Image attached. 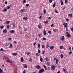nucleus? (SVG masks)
<instances>
[{
	"label": "nucleus",
	"mask_w": 73,
	"mask_h": 73,
	"mask_svg": "<svg viewBox=\"0 0 73 73\" xmlns=\"http://www.w3.org/2000/svg\"><path fill=\"white\" fill-rule=\"evenodd\" d=\"M51 33H52V31H48V33H49V34H50Z\"/></svg>",
	"instance_id": "obj_51"
},
{
	"label": "nucleus",
	"mask_w": 73,
	"mask_h": 73,
	"mask_svg": "<svg viewBox=\"0 0 73 73\" xmlns=\"http://www.w3.org/2000/svg\"><path fill=\"white\" fill-rule=\"evenodd\" d=\"M36 68L38 69H40L41 68V67L39 65H37L36 66Z\"/></svg>",
	"instance_id": "obj_8"
},
{
	"label": "nucleus",
	"mask_w": 73,
	"mask_h": 73,
	"mask_svg": "<svg viewBox=\"0 0 73 73\" xmlns=\"http://www.w3.org/2000/svg\"><path fill=\"white\" fill-rule=\"evenodd\" d=\"M44 71H45V70H44V69H42L39 70L38 73H43Z\"/></svg>",
	"instance_id": "obj_1"
},
{
	"label": "nucleus",
	"mask_w": 73,
	"mask_h": 73,
	"mask_svg": "<svg viewBox=\"0 0 73 73\" xmlns=\"http://www.w3.org/2000/svg\"><path fill=\"white\" fill-rule=\"evenodd\" d=\"M55 68V66H54V65H53L51 66V70H54Z\"/></svg>",
	"instance_id": "obj_2"
},
{
	"label": "nucleus",
	"mask_w": 73,
	"mask_h": 73,
	"mask_svg": "<svg viewBox=\"0 0 73 73\" xmlns=\"http://www.w3.org/2000/svg\"><path fill=\"white\" fill-rule=\"evenodd\" d=\"M21 62H23V61H24V58H21Z\"/></svg>",
	"instance_id": "obj_26"
},
{
	"label": "nucleus",
	"mask_w": 73,
	"mask_h": 73,
	"mask_svg": "<svg viewBox=\"0 0 73 73\" xmlns=\"http://www.w3.org/2000/svg\"><path fill=\"white\" fill-rule=\"evenodd\" d=\"M3 71L2 70V69L0 68V73H2Z\"/></svg>",
	"instance_id": "obj_32"
},
{
	"label": "nucleus",
	"mask_w": 73,
	"mask_h": 73,
	"mask_svg": "<svg viewBox=\"0 0 73 73\" xmlns=\"http://www.w3.org/2000/svg\"><path fill=\"white\" fill-rule=\"evenodd\" d=\"M38 36L39 37H41V34H39L38 35Z\"/></svg>",
	"instance_id": "obj_56"
},
{
	"label": "nucleus",
	"mask_w": 73,
	"mask_h": 73,
	"mask_svg": "<svg viewBox=\"0 0 73 73\" xmlns=\"http://www.w3.org/2000/svg\"><path fill=\"white\" fill-rule=\"evenodd\" d=\"M14 61L13 60L12 61L11 60H7V62L9 63H13L14 62Z\"/></svg>",
	"instance_id": "obj_4"
},
{
	"label": "nucleus",
	"mask_w": 73,
	"mask_h": 73,
	"mask_svg": "<svg viewBox=\"0 0 73 73\" xmlns=\"http://www.w3.org/2000/svg\"><path fill=\"white\" fill-rule=\"evenodd\" d=\"M53 25H54V24H53V23H52L51 24V27H53Z\"/></svg>",
	"instance_id": "obj_61"
},
{
	"label": "nucleus",
	"mask_w": 73,
	"mask_h": 73,
	"mask_svg": "<svg viewBox=\"0 0 73 73\" xmlns=\"http://www.w3.org/2000/svg\"><path fill=\"white\" fill-rule=\"evenodd\" d=\"M38 51L39 53H41V51H40L39 49H38Z\"/></svg>",
	"instance_id": "obj_33"
},
{
	"label": "nucleus",
	"mask_w": 73,
	"mask_h": 73,
	"mask_svg": "<svg viewBox=\"0 0 73 73\" xmlns=\"http://www.w3.org/2000/svg\"><path fill=\"white\" fill-rule=\"evenodd\" d=\"M26 3V0H24L23 1V4H25Z\"/></svg>",
	"instance_id": "obj_30"
},
{
	"label": "nucleus",
	"mask_w": 73,
	"mask_h": 73,
	"mask_svg": "<svg viewBox=\"0 0 73 73\" xmlns=\"http://www.w3.org/2000/svg\"><path fill=\"white\" fill-rule=\"evenodd\" d=\"M23 19H24L25 20H27L28 19V18L26 17H24L23 18Z\"/></svg>",
	"instance_id": "obj_11"
},
{
	"label": "nucleus",
	"mask_w": 73,
	"mask_h": 73,
	"mask_svg": "<svg viewBox=\"0 0 73 73\" xmlns=\"http://www.w3.org/2000/svg\"><path fill=\"white\" fill-rule=\"evenodd\" d=\"M10 7H11L10 6H7V9H10Z\"/></svg>",
	"instance_id": "obj_35"
},
{
	"label": "nucleus",
	"mask_w": 73,
	"mask_h": 73,
	"mask_svg": "<svg viewBox=\"0 0 73 73\" xmlns=\"http://www.w3.org/2000/svg\"><path fill=\"white\" fill-rule=\"evenodd\" d=\"M63 72H66V69H63Z\"/></svg>",
	"instance_id": "obj_43"
},
{
	"label": "nucleus",
	"mask_w": 73,
	"mask_h": 73,
	"mask_svg": "<svg viewBox=\"0 0 73 73\" xmlns=\"http://www.w3.org/2000/svg\"><path fill=\"white\" fill-rule=\"evenodd\" d=\"M0 51H1V52H3V51H4V49L3 48H1L0 49Z\"/></svg>",
	"instance_id": "obj_37"
},
{
	"label": "nucleus",
	"mask_w": 73,
	"mask_h": 73,
	"mask_svg": "<svg viewBox=\"0 0 73 73\" xmlns=\"http://www.w3.org/2000/svg\"><path fill=\"white\" fill-rule=\"evenodd\" d=\"M29 54H30V53L29 52H28L27 54V56H29Z\"/></svg>",
	"instance_id": "obj_52"
},
{
	"label": "nucleus",
	"mask_w": 73,
	"mask_h": 73,
	"mask_svg": "<svg viewBox=\"0 0 73 73\" xmlns=\"http://www.w3.org/2000/svg\"><path fill=\"white\" fill-rule=\"evenodd\" d=\"M5 4H8V2L7 1H5Z\"/></svg>",
	"instance_id": "obj_59"
},
{
	"label": "nucleus",
	"mask_w": 73,
	"mask_h": 73,
	"mask_svg": "<svg viewBox=\"0 0 73 73\" xmlns=\"http://www.w3.org/2000/svg\"><path fill=\"white\" fill-rule=\"evenodd\" d=\"M44 14H45V13H46V10H44Z\"/></svg>",
	"instance_id": "obj_57"
},
{
	"label": "nucleus",
	"mask_w": 73,
	"mask_h": 73,
	"mask_svg": "<svg viewBox=\"0 0 73 73\" xmlns=\"http://www.w3.org/2000/svg\"><path fill=\"white\" fill-rule=\"evenodd\" d=\"M58 62H59L58 59H57V60L56 61V64H58Z\"/></svg>",
	"instance_id": "obj_14"
},
{
	"label": "nucleus",
	"mask_w": 73,
	"mask_h": 73,
	"mask_svg": "<svg viewBox=\"0 0 73 73\" xmlns=\"http://www.w3.org/2000/svg\"><path fill=\"white\" fill-rule=\"evenodd\" d=\"M32 61V59L31 58H30L29 60V61Z\"/></svg>",
	"instance_id": "obj_44"
},
{
	"label": "nucleus",
	"mask_w": 73,
	"mask_h": 73,
	"mask_svg": "<svg viewBox=\"0 0 73 73\" xmlns=\"http://www.w3.org/2000/svg\"><path fill=\"white\" fill-rule=\"evenodd\" d=\"M24 68H25V69H27V68H28V66L26 64H25L24 66Z\"/></svg>",
	"instance_id": "obj_20"
},
{
	"label": "nucleus",
	"mask_w": 73,
	"mask_h": 73,
	"mask_svg": "<svg viewBox=\"0 0 73 73\" xmlns=\"http://www.w3.org/2000/svg\"><path fill=\"white\" fill-rule=\"evenodd\" d=\"M67 2H68V1H67V0H65V4H67Z\"/></svg>",
	"instance_id": "obj_50"
},
{
	"label": "nucleus",
	"mask_w": 73,
	"mask_h": 73,
	"mask_svg": "<svg viewBox=\"0 0 73 73\" xmlns=\"http://www.w3.org/2000/svg\"><path fill=\"white\" fill-rule=\"evenodd\" d=\"M56 13H58V12L57 11V10H56L55 11H54Z\"/></svg>",
	"instance_id": "obj_46"
},
{
	"label": "nucleus",
	"mask_w": 73,
	"mask_h": 73,
	"mask_svg": "<svg viewBox=\"0 0 73 73\" xmlns=\"http://www.w3.org/2000/svg\"><path fill=\"white\" fill-rule=\"evenodd\" d=\"M46 48H49V44H48V43H47V44L46 45Z\"/></svg>",
	"instance_id": "obj_27"
},
{
	"label": "nucleus",
	"mask_w": 73,
	"mask_h": 73,
	"mask_svg": "<svg viewBox=\"0 0 73 73\" xmlns=\"http://www.w3.org/2000/svg\"><path fill=\"white\" fill-rule=\"evenodd\" d=\"M72 31V32H73V27H72L70 29Z\"/></svg>",
	"instance_id": "obj_55"
},
{
	"label": "nucleus",
	"mask_w": 73,
	"mask_h": 73,
	"mask_svg": "<svg viewBox=\"0 0 73 73\" xmlns=\"http://www.w3.org/2000/svg\"><path fill=\"white\" fill-rule=\"evenodd\" d=\"M29 4H26V7H28L29 6Z\"/></svg>",
	"instance_id": "obj_62"
},
{
	"label": "nucleus",
	"mask_w": 73,
	"mask_h": 73,
	"mask_svg": "<svg viewBox=\"0 0 73 73\" xmlns=\"http://www.w3.org/2000/svg\"><path fill=\"white\" fill-rule=\"evenodd\" d=\"M38 28H39V29H41V28H42V27L39 25L38 26Z\"/></svg>",
	"instance_id": "obj_29"
},
{
	"label": "nucleus",
	"mask_w": 73,
	"mask_h": 73,
	"mask_svg": "<svg viewBox=\"0 0 73 73\" xmlns=\"http://www.w3.org/2000/svg\"><path fill=\"white\" fill-rule=\"evenodd\" d=\"M11 39H12V38H8L9 41H10L11 40Z\"/></svg>",
	"instance_id": "obj_58"
},
{
	"label": "nucleus",
	"mask_w": 73,
	"mask_h": 73,
	"mask_svg": "<svg viewBox=\"0 0 73 73\" xmlns=\"http://www.w3.org/2000/svg\"><path fill=\"white\" fill-rule=\"evenodd\" d=\"M6 28L7 29H9V25H7L6 27Z\"/></svg>",
	"instance_id": "obj_38"
},
{
	"label": "nucleus",
	"mask_w": 73,
	"mask_h": 73,
	"mask_svg": "<svg viewBox=\"0 0 73 73\" xmlns=\"http://www.w3.org/2000/svg\"><path fill=\"white\" fill-rule=\"evenodd\" d=\"M45 52V51H43L42 52V54H44Z\"/></svg>",
	"instance_id": "obj_48"
},
{
	"label": "nucleus",
	"mask_w": 73,
	"mask_h": 73,
	"mask_svg": "<svg viewBox=\"0 0 73 73\" xmlns=\"http://www.w3.org/2000/svg\"><path fill=\"white\" fill-rule=\"evenodd\" d=\"M54 48V47L53 46H50V49H51V50L53 49Z\"/></svg>",
	"instance_id": "obj_18"
},
{
	"label": "nucleus",
	"mask_w": 73,
	"mask_h": 73,
	"mask_svg": "<svg viewBox=\"0 0 73 73\" xmlns=\"http://www.w3.org/2000/svg\"><path fill=\"white\" fill-rule=\"evenodd\" d=\"M38 48H40V44H38Z\"/></svg>",
	"instance_id": "obj_53"
},
{
	"label": "nucleus",
	"mask_w": 73,
	"mask_h": 73,
	"mask_svg": "<svg viewBox=\"0 0 73 73\" xmlns=\"http://www.w3.org/2000/svg\"><path fill=\"white\" fill-rule=\"evenodd\" d=\"M28 30V28H25V29L24 31H27V30Z\"/></svg>",
	"instance_id": "obj_49"
},
{
	"label": "nucleus",
	"mask_w": 73,
	"mask_h": 73,
	"mask_svg": "<svg viewBox=\"0 0 73 73\" xmlns=\"http://www.w3.org/2000/svg\"><path fill=\"white\" fill-rule=\"evenodd\" d=\"M40 54H38V53H37L36 54V56H37V57L39 56H40Z\"/></svg>",
	"instance_id": "obj_34"
},
{
	"label": "nucleus",
	"mask_w": 73,
	"mask_h": 73,
	"mask_svg": "<svg viewBox=\"0 0 73 73\" xmlns=\"http://www.w3.org/2000/svg\"><path fill=\"white\" fill-rule=\"evenodd\" d=\"M5 46H7L8 45V44L7 43H5Z\"/></svg>",
	"instance_id": "obj_42"
},
{
	"label": "nucleus",
	"mask_w": 73,
	"mask_h": 73,
	"mask_svg": "<svg viewBox=\"0 0 73 73\" xmlns=\"http://www.w3.org/2000/svg\"><path fill=\"white\" fill-rule=\"evenodd\" d=\"M10 46H9V48H12V44L10 43Z\"/></svg>",
	"instance_id": "obj_23"
},
{
	"label": "nucleus",
	"mask_w": 73,
	"mask_h": 73,
	"mask_svg": "<svg viewBox=\"0 0 73 73\" xmlns=\"http://www.w3.org/2000/svg\"><path fill=\"white\" fill-rule=\"evenodd\" d=\"M43 66L44 68L45 69V70H47V68L46 67V66L45 65H43Z\"/></svg>",
	"instance_id": "obj_21"
},
{
	"label": "nucleus",
	"mask_w": 73,
	"mask_h": 73,
	"mask_svg": "<svg viewBox=\"0 0 73 73\" xmlns=\"http://www.w3.org/2000/svg\"><path fill=\"white\" fill-rule=\"evenodd\" d=\"M24 11H25V9H21L20 11V12L21 13H22L23 12H24Z\"/></svg>",
	"instance_id": "obj_5"
},
{
	"label": "nucleus",
	"mask_w": 73,
	"mask_h": 73,
	"mask_svg": "<svg viewBox=\"0 0 73 73\" xmlns=\"http://www.w3.org/2000/svg\"><path fill=\"white\" fill-rule=\"evenodd\" d=\"M68 16L70 17H72V16H73V15H72V14H68Z\"/></svg>",
	"instance_id": "obj_12"
},
{
	"label": "nucleus",
	"mask_w": 73,
	"mask_h": 73,
	"mask_svg": "<svg viewBox=\"0 0 73 73\" xmlns=\"http://www.w3.org/2000/svg\"><path fill=\"white\" fill-rule=\"evenodd\" d=\"M12 54V55H14V56H16L17 55V53H13Z\"/></svg>",
	"instance_id": "obj_25"
},
{
	"label": "nucleus",
	"mask_w": 73,
	"mask_h": 73,
	"mask_svg": "<svg viewBox=\"0 0 73 73\" xmlns=\"http://www.w3.org/2000/svg\"><path fill=\"white\" fill-rule=\"evenodd\" d=\"M0 28L1 29H3V28H4V26H1L0 27Z\"/></svg>",
	"instance_id": "obj_41"
},
{
	"label": "nucleus",
	"mask_w": 73,
	"mask_h": 73,
	"mask_svg": "<svg viewBox=\"0 0 73 73\" xmlns=\"http://www.w3.org/2000/svg\"><path fill=\"white\" fill-rule=\"evenodd\" d=\"M3 59L6 60L7 58V56H4L3 57Z\"/></svg>",
	"instance_id": "obj_10"
},
{
	"label": "nucleus",
	"mask_w": 73,
	"mask_h": 73,
	"mask_svg": "<svg viewBox=\"0 0 73 73\" xmlns=\"http://www.w3.org/2000/svg\"><path fill=\"white\" fill-rule=\"evenodd\" d=\"M7 30L6 29L3 30V33H7Z\"/></svg>",
	"instance_id": "obj_7"
},
{
	"label": "nucleus",
	"mask_w": 73,
	"mask_h": 73,
	"mask_svg": "<svg viewBox=\"0 0 73 73\" xmlns=\"http://www.w3.org/2000/svg\"><path fill=\"white\" fill-rule=\"evenodd\" d=\"M43 60H44L43 59V58H40V61L42 62H43Z\"/></svg>",
	"instance_id": "obj_19"
},
{
	"label": "nucleus",
	"mask_w": 73,
	"mask_h": 73,
	"mask_svg": "<svg viewBox=\"0 0 73 73\" xmlns=\"http://www.w3.org/2000/svg\"><path fill=\"white\" fill-rule=\"evenodd\" d=\"M60 1L61 2V5H62L63 4V2L62 1V0H60Z\"/></svg>",
	"instance_id": "obj_16"
},
{
	"label": "nucleus",
	"mask_w": 73,
	"mask_h": 73,
	"mask_svg": "<svg viewBox=\"0 0 73 73\" xmlns=\"http://www.w3.org/2000/svg\"><path fill=\"white\" fill-rule=\"evenodd\" d=\"M64 39H65V37H64V36H63L61 38H60V40L62 41H64Z\"/></svg>",
	"instance_id": "obj_6"
},
{
	"label": "nucleus",
	"mask_w": 73,
	"mask_h": 73,
	"mask_svg": "<svg viewBox=\"0 0 73 73\" xmlns=\"http://www.w3.org/2000/svg\"><path fill=\"white\" fill-rule=\"evenodd\" d=\"M72 53V51L71 50H70L69 53L70 55V54H71Z\"/></svg>",
	"instance_id": "obj_39"
},
{
	"label": "nucleus",
	"mask_w": 73,
	"mask_h": 73,
	"mask_svg": "<svg viewBox=\"0 0 73 73\" xmlns=\"http://www.w3.org/2000/svg\"><path fill=\"white\" fill-rule=\"evenodd\" d=\"M45 46L44 45H42V48H45Z\"/></svg>",
	"instance_id": "obj_54"
},
{
	"label": "nucleus",
	"mask_w": 73,
	"mask_h": 73,
	"mask_svg": "<svg viewBox=\"0 0 73 73\" xmlns=\"http://www.w3.org/2000/svg\"><path fill=\"white\" fill-rule=\"evenodd\" d=\"M23 73H26V72H25V71L24 70L23 71Z\"/></svg>",
	"instance_id": "obj_64"
},
{
	"label": "nucleus",
	"mask_w": 73,
	"mask_h": 73,
	"mask_svg": "<svg viewBox=\"0 0 73 73\" xmlns=\"http://www.w3.org/2000/svg\"><path fill=\"white\" fill-rule=\"evenodd\" d=\"M56 7V2H54L53 5V8H54Z\"/></svg>",
	"instance_id": "obj_17"
},
{
	"label": "nucleus",
	"mask_w": 73,
	"mask_h": 73,
	"mask_svg": "<svg viewBox=\"0 0 73 73\" xmlns=\"http://www.w3.org/2000/svg\"><path fill=\"white\" fill-rule=\"evenodd\" d=\"M43 33L44 35H46V30H44L43 31Z\"/></svg>",
	"instance_id": "obj_15"
},
{
	"label": "nucleus",
	"mask_w": 73,
	"mask_h": 73,
	"mask_svg": "<svg viewBox=\"0 0 73 73\" xmlns=\"http://www.w3.org/2000/svg\"><path fill=\"white\" fill-rule=\"evenodd\" d=\"M50 63H47V65H48V66H49L50 64Z\"/></svg>",
	"instance_id": "obj_60"
},
{
	"label": "nucleus",
	"mask_w": 73,
	"mask_h": 73,
	"mask_svg": "<svg viewBox=\"0 0 73 73\" xmlns=\"http://www.w3.org/2000/svg\"><path fill=\"white\" fill-rule=\"evenodd\" d=\"M9 23H10V21H7L5 23V24H8Z\"/></svg>",
	"instance_id": "obj_13"
},
{
	"label": "nucleus",
	"mask_w": 73,
	"mask_h": 73,
	"mask_svg": "<svg viewBox=\"0 0 73 73\" xmlns=\"http://www.w3.org/2000/svg\"><path fill=\"white\" fill-rule=\"evenodd\" d=\"M49 2L50 3H52V2H53V0H49Z\"/></svg>",
	"instance_id": "obj_36"
},
{
	"label": "nucleus",
	"mask_w": 73,
	"mask_h": 73,
	"mask_svg": "<svg viewBox=\"0 0 73 73\" xmlns=\"http://www.w3.org/2000/svg\"><path fill=\"white\" fill-rule=\"evenodd\" d=\"M42 40H46V38H45L44 37L42 38Z\"/></svg>",
	"instance_id": "obj_45"
},
{
	"label": "nucleus",
	"mask_w": 73,
	"mask_h": 73,
	"mask_svg": "<svg viewBox=\"0 0 73 73\" xmlns=\"http://www.w3.org/2000/svg\"><path fill=\"white\" fill-rule=\"evenodd\" d=\"M7 11V8H5V9H4L3 10V12H6Z\"/></svg>",
	"instance_id": "obj_31"
},
{
	"label": "nucleus",
	"mask_w": 73,
	"mask_h": 73,
	"mask_svg": "<svg viewBox=\"0 0 73 73\" xmlns=\"http://www.w3.org/2000/svg\"><path fill=\"white\" fill-rule=\"evenodd\" d=\"M66 36H67V37H70V34H67Z\"/></svg>",
	"instance_id": "obj_28"
},
{
	"label": "nucleus",
	"mask_w": 73,
	"mask_h": 73,
	"mask_svg": "<svg viewBox=\"0 0 73 73\" xmlns=\"http://www.w3.org/2000/svg\"><path fill=\"white\" fill-rule=\"evenodd\" d=\"M45 59L46 61H49V59H48V57H46L45 58Z\"/></svg>",
	"instance_id": "obj_22"
},
{
	"label": "nucleus",
	"mask_w": 73,
	"mask_h": 73,
	"mask_svg": "<svg viewBox=\"0 0 73 73\" xmlns=\"http://www.w3.org/2000/svg\"><path fill=\"white\" fill-rule=\"evenodd\" d=\"M57 60H58V59H57V58H54V61H56Z\"/></svg>",
	"instance_id": "obj_63"
},
{
	"label": "nucleus",
	"mask_w": 73,
	"mask_h": 73,
	"mask_svg": "<svg viewBox=\"0 0 73 73\" xmlns=\"http://www.w3.org/2000/svg\"><path fill=\"white\" fill-rule=\"evenodd\" d=\"M10 33H14L15 32V30H10L9 31Z\"/></svg>",
	"instance_id": "obj_9"
},
{
	"label": "nucleus",
	"mask_w": 73,
	"mask_h": 73,
	"mask_svg": "<svg viewBox=\"0 0 73 73\" xmlns=\"http://www.w3.org/2000/svg\"><path fill=\"white\" fill-rule=\"evenodd\" d=\"M63 47V46H61L60 47L59 49H62Z\"/></svg>",
	"instance_id": "obj_24"
},
{
	"label": "nucleus",
	"mask_w": 73,
	"mask_h": 73,
	"mask_svg": "<svg viewBox=\"0 0 73 73\" xmlns=\"http://www.w3.org/2000/svg\"><path fill=\"white\" fill-rule=\"evenodd\" d=\"M64 57V56L62 54H61V58H63Z\"/></svg>",
	"instance_id": "obj_40"
},
{
	"label": "nucleus",
	"mask_w": 73,
	"mask_h": 73,
	"mask_svg": "<svg viewBox=\"0 0 73 73\" xmlns=\"http://www.w3.org/2000/svg\"><path fill=\"white\" fill-rule=\"evenodd\" d=\"M63 25L64 26L65 28H67L68 27V23H63Z\"/></svg>",
	"instance_id": "obj_3"
},
{
	"label": "nucleus",
	"mask_w": 73,
	"mask_h": 73,
	"mask_svg": "<svg viewBox=\"0 0 73 73\" xmlns=\"http://www.w3.org/2000/svg\"><path fill=\"white\" fill-rule=\"evenodd\" d=\"M48 22H49V21H47L46 22H44V24H47V23H48Z\"/></svg>",
	"instance_id": "obj_47"
}]
</instances>
